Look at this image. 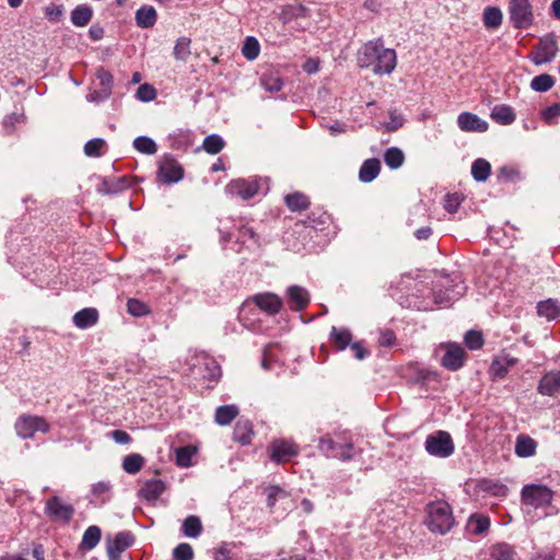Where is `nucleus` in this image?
<instances>
[{
    "mask_svg": "<svg viewBox=\"0 0 560 560\" xmlns=\"http://www.w3.org/2000/svg\"><path fill=\"white\" fill-rule=\"evenodd\" d=\"M70 18L74 26H86L93 18V9L89 4H79L71 11Z\"/></svg>",
    "mask_w": 560,
    "mask_h": 560,
    "instance_id": "7c9ffc66",
    "label": "nucleus"
},
{
    "mask_svg": "<svg viewBox=\"0 0 560 560\" xmlns=\"http://www.w3.org/2000/svg\"><path fill=\"white\" fill-rule=\"evenodd\" d=\"M270 459L276 463H285L299 454V448L295 444L284 441L276 440L270 446Z\"/></svg>",
    "mask_w": 560,
    "mask_h": 560,
    "instance_id": "4468645a",
    "label": "nucleus"
},
{
    "mask_svg": "<svg viewBox=\"0 0 560 560\" xmlns=\"http://www.w3.org/2000/svg\"><path fill=\"white\" fill-rule=\"evenodd\" d=\"M125 187L124 179L118 180L115 184H110L107 180H104L102 184V187L98 188V190L103 194H116L120 191Z\"/></svg>",
    "mask_w": 560,
    "mask_h": 560,
    "instance_id": "69168bd1",
    "label": "nucleus"
},
{
    "mask_svg": "<svg viewBox=\"0 0 560 560\" xmlns=\"http://www.w3.org/2000/svg\"><path fill=\"white\" fill-rule=\"evenodd\" d=\"M422 523L433 534H447L455 525L451 505L444 500L428 503L425 505V518Z\"/></svg>",
    "mask_w": 560,
    "mask_h": 560,
    "instance_id": "7ed1b4c3",
    "label": "nucleus"
},
{
    "mask_svg": "<svg viewBox=\"0 0 560 560\" xmlns=\"http://www.w3.org/2000/svg\"><path fill=\"white\" fill-rule=\"evenodd\" d=\"M24 119V115L22 113H11L10 115H7L3 119V127L4 129L10 133L13 131L14 126L19 122H21Z\"/></svg>",
    "mask_w": 560,
    "mask_h": 560,
    "instance_id": "052dcab7",
    "label": "nucleus"
},
{
    "mask_svg": "<svg viewBox=\"0 0 560 560\" xmlns=\"http://www.w3.org/2000/svg\"><path fill=\"white\" fill-rule=\"evenodd\" d=\"M288 304L294 312H301L310 304L308 291L298 284L290 285L287 289Z\"/></svg>",
    "mask_w": 560,
    "mask_h": 560,
    "instance_id": "dca6fc26",
    "label": "nucleus"
},
{
    "mask_svg": "<svg viewBox=\"0 0 560 560\" xmlns=\"http://www.w3.org/2000/svg\"><path fill=\"white\" fill-rule=\"evenodd\" d=\"M429 294L422 293V311H432L434 306H447L464 295L466 285L458 275L432 271L422 275V284H429Z\"/></svg>",
    "mask_w": 560,
    "mask_h": 560,
    "instance_id": "f257e3e1",
    "label": "nucleus"
},
{
    "mask_svg": "<svg viewBox=\"0 0 560 560\" xmlns=\"http://www.w3.org/2000/svg\"><path fill=\"white\" fill-rule=\"evenodd\" d=\"M96 78L100 81L102 89V97H109L113 86V75L104 68H100L96 72Z\"/></svg>",
    "mask_w": 560,
    "mask_h": 560,
    "instance_id": "8fccbe9b",
    "label": "nucleus"
},
{
    "mask_svg": "<svg viewBox=\"0 0 560 560\" xmlns=\"http://www.w3.org/2000/svg\"><path fill=\"white\" fill-rule=\"evenodd\" d=\"M285 492L278 486H271L267 489V505L273 506L279 495H284Z\"/></svg>",
    "mask_w": 560,
    "mask_h": 560,
    "instance_id": "338daca9",
    "label": "nucleus"
},
{
    "mask_svg": "<svg viewBox=\"0 0 560 560\" xmlns=\"http://www.w3.org/2000/svg\"><path fill=\"white\" fill-rule=\"evenodd\" d=\"M490 518L482 514H472L469 516L466 529L471 535H481L489 529Z\"/></svg>",
    "mask_w": 560,
    "mask_h": 560,
    "instance_id": "c756f323",
    "label": "nucleus"
},
{
    "mask_svg": "<svg viewBox=\"0 0 560 560\" xmlns=\"http://www.w3.org/2000/svg\"><path fill=\"white\" fill-rule=\"evenodd\" d=\"M136 23L141 28H151L156 23L158 14L153 7L142 5L136 11Z\"/></svg>",
    "mask_w": 560,
    "mask_h": 560,
    "instance_id": "5701e85b",
    "label": "nucleus"
},
{
    "mask_svg": "<svg viewBox=\"0 0 560 560\" xmlns=\"http://www.w3.org/2000/svg\"><path fill=\"white\" fill-rule=\"evenodd\" d=\"M560 116V104L553 103L541 112L542 119L548 124L552 125Z\"/></svg>",
    "mask_w": 560,
    "mask_h": 560,
    "instance_id": "bf43d9fd",
    "label": "nucleus"
},
{
    "mask_svg": "<svg viewBox=\"0 0 560 560\" xmlns=\"http://www.w3.org/2000/svg\"><path fill=\"white\" fill-rule=\"evenodd\" d=\"M509 21L515 30H528L535 23L534 7L530 0H509Z\"/></svg>",
    "mask_w": 560,
    "mask_h": 560,
    "instance_id": "20e7f679",
    "label": "nucleus"
},
{
    "mask_svg": "<svg viewBox=\"0 0 560 560\" xmlns=\"http://www.w3.org/2000/svg\"><path fill=\"white\" fill-rule=\"evenodd\" d=\"M329 337L335 348L339 351L345 350L348 346L351 345L352 341L351 331L345 327L337 328L332 326Z\"/></svg>",
    "mask_w": 560,
    "mask_h": 560,
    "instance_id": "a878e982",
    "label": "nucleus"
},
{
    "mask_svg": "<svg viewBox=\"0 0 560 560\" xmlns=\"http://www.w3.org/2000/svg\"><path fill=\"white\" fill-rule=\"evenodd\" d=\"M537 392L542 396H556L560 393V370H551L539 380Z\"/></svg>",
    "mask_w": 560,
    "mask_h": 560,
    "instance_id": "a211bd4d",
    "label": "nucleus"
},
{
    "mask_svg": "<svg viewBox=\"0 0 560 560\" xmlns=\"http://www.w3.org/2000/svg\"><path fill=\"white\" fill-rule=\"evenodd\" d=\"M381 171V162L377 159H368L363 162L359 171V179L363 183L374 180Z\"/></svg>",
    "mask_w": 560,
    "mask_h": 560,
    "instance_id": "bb28decb",
    "label": "nucleus"
},
{
    "mask_svg": "<svg viewBox=\"0 0 560 560\" xmlns=\"http://www.w3.org/2000/svg\"><path fill=\"white\" fill-rule=\"evenodd\" d=\"M537 314L548 320L560 317V304L557 300L548 299L537 304Z\"/></svg>",
    "mask_w": 560,
    "mask_h": 560,
    "instance_id": "473e14b6",
    "label": "nucleus"
},
{
    "mask_svg": "<svg viewBox=\"0 0 560 560\" xmlns=\"http://www.w3.org/2000/svg\"><path fill=\"white\" fill-rule=\"evenodd\" d=\"M253 424L247 419H240L234 427L233 430V440L241 443L242 445H247L252 441L253 436Z\"/></svg>",
    "mask_w": 560,
    "mask_h": 560,
    "instance_id": "4be33fe9",
    "label": "nucleus"
},
{
    "mask_svg": "<svg viewBox=\"0 0 560 560\" xmlns=\"http://www.w3.org/2000/svg\"><path fill=\"white\" fill-rule=\"evenodd\" d=\"M133 148L137 151H139L143 154H148V155H152V154L156 153V151H158V145L154 142V140L147 136L137 137L133 140Z\"/></svg>",
    "mask_w": 560,
    "mask_h": 560,
    "instance_id": "a18cd8bd",
    "label": "nucleus"
},
{
    "mask_svg": "<svg viewBox=\"0 0 560 560\" xmlns=\"http://www.w3.org/2000/svg\"><path fill=\"white\" fill-rule=\"evenodd\" d=\"M213 560H233L231 557V550L228 548V544H221L213 555Z\"/></svg>",
    "mask_w": 560,
    "mask_h": 560,
    "instance_id": "774afa93",
    "label": "nucleus"
},
{
    "mask_svg": "<svg viewBox=\"0 0 560 560\" xmlns=\"http://www.w3.org/2000/svg\"><path fill=\"white\" fill-rule=\"evenodd\" d=\"M173 559L174 560H192L194 559V549L187 542H180L173 549Z\"/></svg>",
    "mask_w": 560,
    "mask_h": 560,
    "instance_id": "6e6d98bb",
    "label": "nucleus"
},
{
    "mask_svg": "<svg viewBox=\"0 0 560 560\" xmlns=\"http://www.w3.org/2000/svg\"><path fill=\"white\" fill-rule=\"evenodd\" d=\"M50 427L47 421L37 416L23 415L15 422V430L22 439L33 438L35 432L47 433Z\"/></svg>",
    "mask_w": 560,
    "mask_h": 560,
    "instance_id": "1a4fd4ad",
    "label": "nucleus"
},
{
    "mask_svg": "<svg viewBox=\"0 0 560 560\" xmlns=\"http://www.w3.org/2000/svg\"><path fill=\"white\" fill-rule=\"evenodd\" d=\"M260 51V45L258 40L253 37L248 36L246 37L243 47H242V54L247 60H255Z\"/></svg>",
    "mask_w": 560,
    "mask_h": 560,
    "instance_id": "09e8293b",
    "label": "nucleus"
},
{
    "mask_svg": "<svg viewBox=\"0 0 560 560\" xmlns=\"http://www.w3.org/2000/svg\"><path fill=\"white\" fill-rule=\"evenodd\" d=\"M184 177V168L170 154H165L159 163L158 178L165 184L178 183Z\"/></svg>",
    "mask_w": 560,
    "mask_h": 560,
    "instance_id": "9b49d317",
    "label": "nucleus"
},
{
    "mask_svg": "<svg viewBox=\"0 0 560 560\" xmlns=\"http://www.w3.org/2000/svg\"><path fill=\"white\" fill-rule=\"evenodd\" d=\"M136 96L141 102H151L156 97V90L152 85L144 83L138 88Z\"/></svg>",
    "mask_w": 560,
    "mask_h": 560,
    "instance_id": "13d9d810",
    "label": "nucleus"
},
{
    "mask_svg": "<svg viewBox=\"0 0 560 560\" xmlns=\"http://www.w3.org/2000/svg\"><path fill=\"white\" fill-rule=\"evenodd\" d=\"M465 350L462 346L450 343L441 362L450 371H457L464 365Z\"/></svg>",
    "mask_w": 560,
    "mask_h": 560,
    "instance_id": "f3484780",
    "label": "nucleus"
},
{
    "mask_svg": "<svg viewBox=\"0 0 560 560\" xmlns=\"http://www.w3.org/2000/svg\"><path fill=\"white\" fill-rule=\"evenodd\" d=\"M476 488L479 492H483L495 498H505L509 494L508 486L489 478L478 480Z\"/></svg>",
    "mask_w": 560,
    "mask_h": 560,
    "instance_id": "aec40b11",
    "label": "nucleus"
},
{
    "mask_svg": "<svg viewBox=\"0 0 560 560\" xmlns=\"http://www.w3.org/2000/svg\"><path fill=\"white\" fill-rule=\"evenodd\" d=\"M98 320V312L93 307H85L73 315V324L81 329L94 326Z\"/></svg>",
    "mask_w": 560,
    "mask_h": 560,
    "instance_id": "412c9836",
    "label": "nucleus"
},
{
    "mask_svg": "<svg viewBox=\"0 0 560 560\" xmlns=\"http://www.w3.org/2000/svg\"><path fill=\"white\" fill-rule=\"evenodd\" d=\"M252 300L262 312L267 313L268 315L278 314L283 306L281 298L272 292L256 294L252 298Z\"/></svg>",
    "mask_w": 560,
    "mask_h": 560,
    "instance_id": "2eb2a0df",
    "label": "nucleus"
},
{
    "mask_svg": "<svg viewBox=\"0 0 560 560\" xmlns=\"http://www.w3.org/2000/svg\"><path fill=\"white\" fill-rule=\"evenodd\" d=\"M396 341V336L390 329H383L380 331L378 345L382 347H392Z\"/></svg>",
    "mask_w": 560,
    "mask_h": 560,
    "instance_id": "e2e57ef3",
    "label": "nucleus"
},
{
    "mask_svg": "<svg viewBox=\"0 0 560 560\" xmlns=\"http://www.w3.org/2000/svg\"><path fill=\"white\" fill-rule=\"evenodd\" d=\"M127 312L136 317H141L150 313L149 306L142 301L131 298L127 301Z\"/></svg>",
    "mask_w": 560,
    "mask_h": 560,
    "instance_id": "3c124183",
    "label": "nucleus"
},
{
    "mask_svg": "<svg viewBox=\"0 0 560 560\" xmlns=\"http://www.w3.org/2000/svg\"><path fill=\"white\" fill-rule=\"evenodd\" d=\"M190 44H191V40L189 37H186V36L179 37L176 40V44L174 46V50H173L174 58L178 61L186 62L187 59L189 58V56L191 55Z\"/></svg>",
    "mask_w": 560,
    "mask_h": 560,
    "instance_id": "a19ab883",
    "label": "nucleus"
},
{
    "mask_svg": "<svg viewBox=\"0 0 560 560\" xmlns=\"http://www.w3.org/2000/svg\"><path fill=\"white\" fill-rule=\"evenodd\" d=\"M195 454V448L191 446H184L176 450V464L180 467H189L191 465V457Z\"/></svg>",
    "mask_w": 560,
    "mask_h": 560,
    "instance_id": "864d4df0",
    "label": "nucleus"
},
{
    "mask_svg": "<svg viewBox=\"0 0 560 560\" xmlns=\"http://www.w3.org/2000/svg\"><path fill=\"white\" fill-rule=\"evenodd\" d=\"M105 145V141L102 138H95L89 140L84 144V153L88 156L97 158L102 155V149Z\"/></svg>",
    "mask_w": 560,
    "mask_h": 560,
    "instance_id": "5fc2aeb1",
    "label": "nucleus"
},
{
    "mask_svg": "<svg viewBox=\"0 0 560 560\" xmlns=\"http://www.w3.org/2000/svg\"><path fill=\"white\" fill-rule=\"evenodd\" d=\"M402 124H404V119L401 116L390 113L389 120L382 122V126L385 131L394 132V131L398 130L402 126Z\"/></svg>",
    "mask_w": 560,
    "mask_h": 560,
    "instance_id": "680f3d73",
    "label": "nucleus"
},
{
    "mask_svg": "<svg viewBox=\"0 0 560 560\" xmlns=\"http://www.w3.org/2000/svg\"><path fill=\"white\" fill-rule=\"evenodd\" d=\"M558 50L557 36L548 33L539 38L532 61L537 66L549 63L556 58Z\"/></svg>",
    "mask_w": 560,
    "mask_h": 560,
    "instance_id": "6e6552de",
    "label": "nucleus"
},
{
    "mask_svg": "<svg viewBox=\"0 0 560 560\" xmlns=\"http://www.w3.org/2000/svg\"><path fill=\"white\" fill-rule=\"evenodd\" d=\"M491 174V165L485 159H477L471 165V175L477 182H486Z\"/></svg>",
    "mask_w": 560,
    "mask_h": 560,
    "instance_id": "58836bf2",
    "label": "nucleus"
},
{
    "mask_svg": "<svg viewBox=\"0 0 560 560\" xmlns=\"http://www.w3.org/2000/svg\"><path fill=\"white\" fill-rule=\"evenodd\" d=\"M226 188L231 194L240 196L244 200H248L258 194L260 189V179H233L229 183Z\"/></svg>",
    "mask_w": 560,
    "mask_h": 560,
    "instance_id": "ddd939ff",
    "label": "nucleus"
},
{
    "mask_svg": "<svg viewBox=\"0 0 560 560\" xmlns=\"http://www.w3.org/2000/svg\"><path fill=\"white\" fill-rule=\"evenodd\" d=\"M537 443L534 439L528 435L521 434L516 438L515 442V454L518 457H530L535 455Z\"/></svg>",
    "mask_w": 560,
    "mask_h": 560,
    "instance_id": "cd10ccee",
    "label": "nucleus"
},
{
    "mask_svg": "<svg viewBox=\"0 0 560 560\" xmlns=\"http://www.w3.org/2000/svg\"><path fill=\"white\" fill-rule=\"evenodd\" d=\"M135 536L130 532H119L113 539H106V550L109 560H119L120 555L132 546Z\"/></svg>",
    "mask_w": 560,
    "mask_h": 560,
    "instance_id": "f8f14e48",
    "label": "nucleus"
},
{
    "mask_svg": "<svg viewBox=\"0 0 560 560\" xmlns=\"http://www.w3.org/2000/svg\"><path fill=\"white\" fill-rule=\"evenodd\" d=\"M285 206L291 211H303L310 207V200L307 196L302 192L289 194L284 197Z\"/></svg>",
    "mask_w": 560,
    "mask_h": 560,
    "instance_id": "4c0bfd02",
    "label": "nucleus"
},
{
    "mask_svg": "<svg viewBox=\"0 0 560 560\" xmlns=\"http://www.w3.org/2000/svg\"><path fill=\"white\" fill-rule=\"evenodd\" d=\"M463 200H464V198L462 197V195H459L457 192L447 194L444 198V209L448 213H455V212H457Z\"/></svg>",
    "mask_w": 560,
    "mask_h": 560,
    "instance_id": "4d7b16f0",
    "label": "nucleus"
},
{
    "mask_svg": "<svg viewBox=\"0 0 560 560\" xmlns=\"http://www.w3.org/2000/svg\"><path fill=\"white\" fill-rule=\"evenodd\" d=\"M396 51L386 48L382 39L370 40L358 51V65L361 68H372L375 74H389L396 67Z\"/></svg>",
    "mask_w": 560,
    "mask_h": 560,
    "instance_id": "f03ea898",
    "label": "nucleus"
},
{
    "mask_svg": "<svg viewBox=\"0 0 560 560\" xmlns=\"http://www.w3.org/2000/svg\"><path fill=\"white\" fill-rule=\"evenodd\" d=\"M555 85V79L548 73L536 75L530 81V88L536 92H547Z\"/></svg>",
    "mask_w": 560,
    "mask_h": 560,
    "instance_id": "49530a36",
    "label": "nucleus"
},
{
    "mask_svg": "<svg viewBox=\"0 0 560 560\" xmlns=\"http://www.w3.org/2000/svg\"><path fill=\"white\" fill-rule=\"evenodd\" d=\"M261 86L269 92H278L283 86V81L278 71L268 69L260 77Z\"/></svg>",
    "mask_w": 560,
    "mask_h": 560,
    "instance_id": "2f4dec72",
    "label": "nucleus"
},
{
    "mask_svg": "<svg viewBox=\"0 0 560 560\" xmlns=\"http://www.w3.org/2000/svg\"><path fill=\"white\" fill-rule=\"evenodd\" d=\"M491 556L494 560H514L515 551L509 544L501 542L493 546Z\"/></svg>",
    "mask_w": 560,
    "mask_h": 560,
    "instance_id": "de8ad7c7",
    "label": "nucleus"
},
{
    "mask_svg": "<svg viewBox=\"0 0 560 560\" xmlns=\"http://www.w3.org/2000/svg\"><path fill=\"white\" fill-rule=\"evenodd\" d=\"M164 489L165 486L162 480L151 479L144 482L139 494L147 501H154L164 492Z\"/></svg>",
    "mask_w": 560,
    "mask_h": 560,
    "instance_id": "c85d7f7f",
    "label": "nucleus"
},
{
    "mask_svg": "<svg viewBox=\"0 0 560 560\" xmlns=\"http://www.w3.org/2000/svg\"><path fill=\"white\" fill-rule=\"evenodd\" d=\"M44 512L52 522L67 524L74 515V508L71 504L63 503L58 495H52L46 501Z\"/></svg>",
    "mask_w": 560,
    "mask_h": 560,
    "instance_id": "9d476101",
    "label": "nucleus"
},
{
    "mask_svg": "<svg viewBox=\"0 0 560 560\" xmlns=\"http://www.w3.org/2000/svg\"><path fill=\"white\" fill-rule=\"evenodd\" d=\"M464 341L467 348L470 350H478L483 346V336L478 330H468L465 334Z\"/></svg>",
    "mask_w": 560,
    "mask_h": 560,
    "instance_id": "603ef678",
    "label": "nucleus"
},
{
    "mask_svg": "<svg viewBox=\"0 0 560 560\" xmlns=\"http://www.w3.org/2000/svg\"><path fill=\"white\" fill-rule=\"evenodd\" d=\"M492 120L500 125H511L515 121L516 115L513 108L506 104L495 105L490 114Z\"/></svg>",
    "mask_w": 560,
    "mask_h": 560,
    "instance_id": "b1692460",
    "label": "nucleus"
},
{
    "mask_svg": "<svg viewBox=\"0 0 560 560\" xmlns=\"http://www.w3.org/2000/svg\"><path fill=\"white\" fill-rule=\"evenodd\" d=\"M225 142L219 135L212 133L203 140L202 148L209 154H218L224 148Z\"/></svg>",
    "mask_w": 560,
    "mask_h": 560,
    "instance_id": "c03bdc74",
    "label": "nucleus"
},
{
    "mask_svg": "<svg viewBox=\"0 0 560 560\" xmlns=\"http://www.w3.org/2000/svg\"><path fill=\"white\" fill-rule=\"evenodd\" d=\"M404 152L396 147L387 149L384 153V162L392 170L399 168L404 164Z\"/></svg>",
    "mask_w": 560,
    "mask_h": 560,
    "instance_id": "79ce46f5",
    "label": "nucleus"
},
{
    "mask_svg": "<svg viewBox=\"0 0 560 560\" xmlns=\"http://www.w3.org/2000/svg\"><path fill=\"white\" fill-rule=\"evenodd\" d=\"M318 448L327 457L339 458L343 462L350 460L353 457V443L345 436L334 439L327 434L319 439Z\"/></svg>",
    "mask_w": 560,
    "mask_h": 560,
    "instance_id": "39448f33",
    "label": "nucleus"
},
{
    "mask_svg": "<svg viewBox=\"0 0 560 560\" xmlns=\"http://www.w3.org/2000/svg\"><path fill=\"white\" fill-rule=\"evenodd\" d=\"M553 491L544 485H526L521 491V500L525 505L534 509L547 506L551 503Z\"/></svg>",
    "mask_w": 560,
    "mask_h": 560,
    "instance_id": "423d86ee",
    "label": "nucleus"
},
{
    "mask_svg": "<svg viewBox=\"0 0 560 560\" xmlns=\"http://www.w3.org/2000/svg\"><path fill=\"white\" fill-rule=\"evenodd\" d=\"M455 446L452 436L446 431H438L425 440V451L435 457L446 458L454 453Z\"/></svg>",
    "mask_w": 560,
    "mask_h": 560,
    "instance_id": "0eeeda50",
    "label": "nucleus"
},
{
    "mask_svg": "<svg viewBox=\"0 0 560 560\" xmlns=\"http://www.w3.org/2000/svg\"><path fill=\"white\" fill-rule=\"evenodd\" d=\"M517 360L509 355H502L494 359L490 366V372L495 378H504L509 372V369L515 365Z\"/></svg>",
    "mask_w": 560,
    "mask_h": 560,
    "instance_id": "393cba45",
    "label": "nucleus"
},
{
    "mask_svg": "<svg viewBox=\"0 0 560 560\" xmlns=\"http://www.w3.org/2000/svg\"><path fill=\"white\" fill-rule=\"evenodd\" d=\"M308 15V9L303 4H288L283 7L280 13V20L283 23H289L294 19L306 18Z\"/></svg>",
    "mask_w": 560,
    "mask_h": 560,
    "instance_id": "f704fd0d",
    "label": "nucleus"
},
{
    "mask_svg": "<svg viewBox=\"0 0 560 560\" xmlns=\"http://www.w3.org/2000/svg\"><path fill=\"white\" fill-rule=\"evenodd\" d=\"M457 125L460 130L466 132H485L488 130V122L480 119L477 115L464 112L457 117Z\"/></svg>",
    "mask_w": 560,
    "mask_h": 560,
    "instance_id": "6ab92c4d",
    "label": "nucleus"
},
{
    "mask_svg": "<svg viewBox=\"0 0 560 560\" xmlns=\"http://www.w3.org/2000/svg\"><path fill=\"white\" fill-rule=\"evenodd\" d=\"M102 537L101 528L96 525L89 526L81 540V549L91 550L97 546Z\"/></svg>",
    "mask_w": 560,
    "mask_h": 560,
    "instance_id": "c9c22d12",
    "label": "nucleus"
},
{
    "mask_svg": "<svg viewBox=\"0 0 560 560\" xmlns=\"http://www.w3.org/2000/svg\"><path fill=\"white\" fill-rule=\"evenodd\" d=\"M144 464V458L140 454H129L122 460V468L126 472L135 475L139 472Z\"/></svg>",
    "mask_w": 560,
    "mask_h": 560,
    "instance_id": "37998d69",
    "label": "nucleus"
},
{
    "mask_svg": "<svg viewBox=\"0 0 560 560\" xmlns=\"http://www.w3.org/2000/svg\"><path fill=\"white\" fill-rule=\"evenodd\" d=\"M182 532L186 537L197 538L202 533V524L198 516H187L182 525Z\"/></svg>",
    "mask_w": 560,
    "mask_h": 560,
    "instance_id": "e433bc0d",
    "label": "nucleus"
},
{
    "mask_svg": "<svg viewBox=\"0 0 560 560\" xmlns=\"http://www.w3.org/2000/svg\"><path fill=\"white\" fill-rule=\"evenodd\" d=\"M238 411V407L235 405L220 406L215 410V422L219 425H228L237 417Z\"/></svg>",
    "mask_w": 560,
    "mask_h": 560,
    "instance_id": "72a5a7b5",
    "label": "nucleus"
},
{
    "mask_svg": "<svg viewBox=\"0 0 560 560\" xmlns=\"http://www.w3.org/2000/svg\"><path fill=\"white\" fill-rule=\"evenodd\" d=\"M63 14V7L58 4H50L45 9V15L47 19L54 22H58Z\"/></svg>",
    "mask_w": 560,
    "mask_h": 560,
    "instance_id": "0e129e2a",
    "label": "nucleus"
},
{
    "mask_svg": "<svg viewBox=\"0 0 560 560\" xmlns=\"http://www.w3.org/2000/svg\"><path fill=\"white\" fill-rule=\"evenodd\" d=\"M482 20L487 28H498L502 24L503 14L498 7H487Z\"/></svg>",
    "mask_w": 560,
    "mask_h": 560,
    "instance_id": "ea45409f",
    "label": "nucleus"
}]
</instances>
